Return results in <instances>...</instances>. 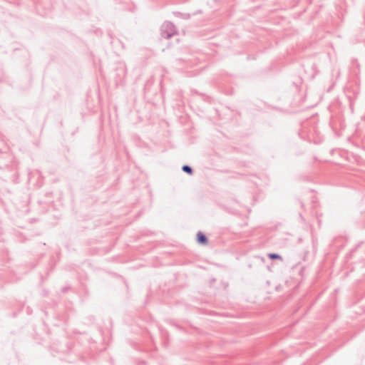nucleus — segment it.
Listing matches in <instances>:
<instances>
[{
  "mask_svg": "<svg viewBox=\"0 0 365 365\" xmlns=\"http://www.w3.org/2000/svg\"><path fill=\"white\" fill-rule=\"evenodd\" d=\"M178 34L176 26L170 21H165L160 26V35L165 39H169Z\"/></svg>",
  "mask_w": 365,
  "mask_h": 365,
  "instance_id": "1",
  "label": "nucleus"
},
{
  "mask_svg": "<svg viewBox=\"0 0 365 365\" xmlns=\"http://www.w3.org/2000/svg\"><path fill=\"white\" fill-rule=\"evenodd\" d=\"M197 240L200 244H206L207 242V238L205 234L202 232H198L197 234Z\"/></svg>",
  "mask_w": 365,
  "mask_h": 365,
  "instance_id": "2",
  "label": "nucleus"
},
{
  "mask_svg": "<svg viewBox=\"0 0 365 365\" xmlns=\"http://www.w3.org/2000/svg\"><path fill=\"white\" fill-rule=\"evenodd\" d=\"M182 170L183 172L189 174V175H192V169L190 166L187 165H185L182 167Z\"/></svg>",
  "mask_w": 365,
  "mask_h": 365,
  "instance_id": "3",
  "label": "nucleus"
},
{
  "mask_svg": "<svg viewBox=\"0 0 365 365\" xmlns=\"http://www.w3.org/2000/svg\"><path fill=\"white\" fill-rule=\"evenodd\" d=\"M268 257L271 259H282V257L276 253H270L268 255Z\"/></svg>",
  "mask_w": 365,
  "mask_h": 365,
  "instance_id": "4",
  "label": "nucleus"
}]
</instances>
